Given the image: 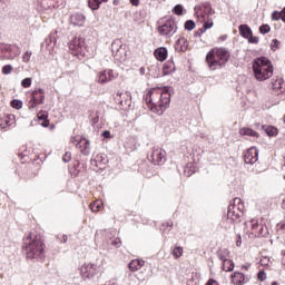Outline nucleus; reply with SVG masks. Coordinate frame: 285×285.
<instances>
[{
    "instance_id": "obj_40",
    "label": "nucleus",
    "mask_w": 285,
    "mask_h": 285,
    "mask_svg": "<svg viewBox=\"0 0 285 285\" xmlns=\"http://www.w3.org/2000/svg\"><path fill=\"white\" fill-rule=\"evenodd\" d=\"M259 32H261L262 35H268V32H271V26H268V24H262V26L259 27Z\"/></svg>"
},
{
    "instance_id": "obj_27",
    "label": "nucleus",
    "mask_w": 285,
    "mask_h": 285,
    "mask_svg": "<svg viewBox=\"0 0 285 285\" xmlns=\"http://www.w3.org/2000/svg\"><path fill=\"white\" fill-rule=\"evenodd\" d=\"M235 269V263L232 259L223 261V271L230 273Z\"/></svg>"
},
{
    "instance_id": "obj_2",
    "label": "nucleus",
    "mask_w": 285,
    "mask_h": 285,
    "mask_svg": "<svg viewBox=\"0 0 285 285\" xmlns=\"http://www.w3.org/2000/svg\"><path fill=\"white\" fill-rule=\"evenodd\" d=\"M22 250L24 252L27 259L31 262H39L46 257V245L41 240V236L36 234H28L23 239Z\"/></svg>"
},
{
    "instance_id": "obj_64",
    "label": "nucleus",
    "mask_w": 285,
    "mask_h": 285,
    "mask_svg": "<svg viewBox=\"0 0 285 285\" xmlns=\"http://www.w3.org/2000/svg\"><path fill=\"white\" fill-rule=\"evenodd\" d=\"M262 264H264V261H261Z\"/></svg>"
},
{
    "instance_id": "obj_45",
    "label": "nucleus",
    "mask_w": 285,
    "mask_h": 285,
    "mask_svg": "<svg viewBox=\"0 0 285 285\" xmlns=\"http://www.w3.org/2000/svg\"><path fill=\"white\" fill-rule=\"evenodd\" d=\"M248 43H259V37L253 36V33L247 38Z\"/></svg>"
},
{
    "instance_id": "obj_20",
    "label": "nucleus",
    "mask_w": 285,
    "mask_h": 285,
    "mask_svg": "<svg viewBox=\"0 0 285 285\" xmlns=\"http://www.w3.org/2000/svg\"><path fill=\"white\" fill-rule=\"evenodd\" d=\"M233 284L235 285H244L246 284V276L242 272H235L232 275Z\"/></svg>"
},
{
    "instance_id": "obj_5",
    "label": "nucleus",
    "mask_w": 285,
    "mask_h": 285,
    "mask_svg": "<svg viewBox=\"0 0 285 285\" xmlns=\"http://www.w3.org/2000/svg\"><path fill=\"white\" fill-rule=\"evenodd\" d=\"M244 215V202L242 198H234L227 209V222H239Z\"/></svg>"
},
{
    "instance_id": "obj_28",
    "label": "nucleus",
    "mask_w": 285,
    "mask_h": 285,
    "mask_svg": "<svg viewBox=\"0 0 285 285\" xmlns=\"http://www.w3.org/2000/svg\"><path fill=\"white\" fill-rule=\"evenodd\" d=\"M263 130L268 135V137H275L277 136V128L271 125L263 126Z\"/></svg>"
},
{
    "instance_id": "obj_39",
    "label": "nucleus",
    "mask_w": 285,
    "mask_h": 285,
    "mask_svg": "<svg viewBox=\"0 0 285 285\" xmlns=\"http://www.w3.org/2000/svg\"><path fill=\"white\" fill-rule=\"evenodd\" d=\"M30 86H32V78H24L21 81V87L22 88H30Z\"/></svg>"
},
{
    "instance_id": "obj_59",
    "label": "nucleus",
    "mask_w": 285,
    "mask_h": 285,
    "mask_svg": "<svg viewBox=\"0 0 285 285\" xmlns=\"http://www.w3.org/2000/svg\"><path fill=\"white\" fill-rule=\"evenodd\" d=\"M202 35H203L202 31H196L194 37H202Z\"/></svg>"
},
{
    "instance_id": "obj_10",
    "label": "nucleus",
    "mask_w": 285,
    "mask_h": 285,
    "mask_svg": "<svg viewBox=\"0 0 285 285\" xmlns=\"http://www.w3.org/2000/svg\"><path fill=\"white\" fill-rule=\"evenodd\" d=\"M69 49L76 55H86L83 50H86V39L82 37H75L69 43Z\"/></svg>"
},
{
    "instance_id": "obj_51",
    "label": "nucleus",
    "mask_w": 285,
    "mask_h": 285,
    "mask_svg": "<svg viewBox=\"0 0 285 285\" xmlns=\"http://www.w3.org/2000/svg\"><path fill=\"white\" fill-rule=\"evenodd\" d=\"M102 137H105V139H110V131L109 130L102 131Z\"/></svg>"
},
{
    "instance_id": "obj_58",
    "label": "nucleus",
    "mask_w": 285,
    "mask_h": 285,
    "mask_svg": "<svg viewBox=\"0 0 285 285\" xmlns=\"http://www.w3.org/2000/svg\"><path fill=\"white\" fill-rule=\"evenodd\" d=\"M139 72H140V75H146V67H141V68L139 69Z\"/></svg>"
},
{
    "instance_id": "obj_53",
    "label": "nucleus",
    "mask_w": 285,
    "mask_h": 285,
    "mask_svg": "<svg viewBox=\"0 0 285 285\" xmlns=\"http://www.w3.org/2000/svg\"><path fill=\"white\" fill-rule=\"evenodd\" d=\"M60 242L61 244H66V242H68V235H62Z\"/></svg>"
},
{
    "instance_id": "obj_46",
    "label": "nucleus",
    "mask_w": 285,
    "mask_h": 285,
    "mask_svg": "<svg viewBox=\"0 0 285 285\" xmlns=\"http://www.w3.org/2000/svg\"><path fill=\"white\" fill-rule=\"evenodd\" d=\"M272 19H273V21H279V19H282V12H279V11H274V12L272 13Z\"/></svg>"
},
{
    "instance_id": "obj_16",
    "label": "nucleus",
    "mask_w": 285,
    "mask_h": 285,
    "mask_svg": "<svg viewBox=\"0 0 285 285\" xmlns=\"http://www.w3.org/2000/svg\"><path fill=\"white\" fill-rule=\"evenodd\" d=\"M70 24L76 28H83L86 26V16L83 13H72L70 16Z\"/></svg>"
},
{
    "instance_id": "obj_42",
    "label": "nucleus",
    "mask_w": 285,
    "mask_h": 285,
    "mask_svg": "<svg viewBox=\"0 0 285 285\" xmlns=\"http://www.w3.org/2000/svg\"><path fill=\"white\" fill-rule=\"evenodd\" d=\"M12 70H13L12 65H6L2 67L3 75H10L12 72Z\"/></svg>"
},
{
    "instance_id": "obj_37",
    "label": "nucleus",
    "mask_w": 285,
    "mask_h": 285,
    "mask_svg": "<svg viewBox=\"0 0 285 285\" xmlns=\"http://www.w3.org/2000/svg\"><path fill=\"white\" fill-rule=\"evenodd\" d=\"M11 107L16 108V110H21L23 102L21 100L14 99L11 101Z\"/></svg>"
},
{
    "instance_id": "obj_29",
    "label": "nucleus",
    "mask_w": 285,
    "mask_h": 285,
    "mask_svg": "<svg viewBox=\"0 0 285 285\" xmlns=\"http://www.w3.org/2000/svg\"><path fill=\"white\" fill-rule=\"evenodd\" d=\"M171 72H175V63L174 62H166L163 68L164 75H171Z\"/></svg>"
},
{
    "instance_id": "obj_44",
    "label": "nucleus",
    "mask_w": 285,
    "mask_h": 285,
    "mask_svg": "<svg viewBox=\"0 0 285 285\" xmlns=\"http://www.w3.org/2000/svg\"><path fill=\"white\" fill-rule=\"evenodd\" d=\"M213 26H214L213 20H208V18H207V20L204 21L203 28H205V30H210V28H213Z\"/></svg>"
},
{
    "instance_id": "obj_55",
    "label": "nucleus",
    "mask_w": 285,
    "mask_h": 285,
    "mask_svg": "<svg viewBox=\"0 0 285 285\" xmlns=\"http://www.w3.org/2000/svg\"><path fill=\"white\" fill-rule=\"evenodd\" d=\"M281 19L285 23V8L281 11Z\"/></svg>"
},
{
    "instance_id": "obj_11",
    "label": "nucleus",
    "mask_w": 285,
    "mask_h": 285,
    "mask_svg": "<svg viewBox=\"0 0 285 285\" xmlns=\"http://www.w3.org/2000/svg\"><path fill=\"white\" fill-rule=\"evenodd\" d=\"M118 75L112 69H106L104 71L98 72L96 77L97 83H109V81H112L117 79Z\"/></svg>"
},
{
    "instance_id": "obj_1",
    "label": "nucleus",
    "mask_w": 285,
    "mask_h": 285,
    "mask_svg": "<svg viewBox=\"0 0 285 285\" xmlns=\"http://www.w3.org/2000/svg\"><path fill=\"white\" fill-rule=\"evenodd\" d=\"M145 101L154 115L161 116L170 106V91L168 87L153 88L145 95Z\"/></svg>"
},
{
    "instance_id": "obj_61",
    "label": "nucleus",
    "mask_w": 285,
    "mask_h": 285,
    "mask_svg": "<svg viewBox=\"0 0 285 285\" xmlns=\"http://www.w3.org/2000/svg\"><path fill=\"white\" fill-rule=\"evenodd\" d=\"M72 144H78L79 141L76 138H71Z\"/></svg>"
},
{
    "instance_id": "obj_31",
    "label": "nucleus",
    "mask_w": 285,
    "mask_h": 285,
    "mask_svg": "<svg viewBox=\"0 0 285 285\" xmlns=\"http://www.w3.org/2000/svg\"><path fill=\"white\" fill-rule=\"evenodd\" d=\"M229 252L228 249H219L217 252V257L220 259V262H226L228 259Z\"/></svg>"
},
{
    "instance_id": "obj_6",
    "label": "nucleus",
    "mask_w": 285,
    "mask_h": 285,
    "mask_svg": "<svg viewBox=\"0 0 285 285\" xmlns=\"http://www.w3.org/2000/svg\"><path fill=\"white\" fill-rule=\"evenodd\" d=\"M111 52H112L114 59L119 63H124V61L128 59L126 46H122L121 40H115L111 43Z\"/></svg>"
},
{
    "instance_id": "obj_54",
    "label": "nucleus",
    "mask_w": 285,
    "mask_h": 285,
    "mask_svg": "<svg viewBox=\"0 0 285 285\" xmlns=\"http://www.w3.org/2000/svg\"><path fill=\"white\" fill-rule=\"evenodd\" d=\"M278 230H285V223H279L277 225Z\"/></svg>"
},
{
    "instance_id": "obj_25",
    "label": "nucleus",
    "mask_w": 285,
    "mask_h": 285,
    "mask_svg": "<svg viewBox=\"0 0 285 285\" xmlns=\"http://www.w3.org/2000/svg\"><path fill=\"white\" fill-rule=\"evenodd\" d=\"M14 124V115H9L0 120V127L6 128L8 126H12Z\"/></svg>"
},
{
    "instance_id": "obj_9",
    "label": "nucleus",
    "mask_w": 285,
    "mask_h": 285,
    "mask_svg": "<svg viewBox=\"0 0 285 285\" xmlns=\"http://www.w3.org/2000/svg\"><path fill=\"white\" fill-rule=\"evenodd\" d=\"M195 14L200 21H207L208 17L215 14V10H213L210 3L206 2L199 7H195Z\"/></svg>"
},
{
    "instance_id": "obj_34",
    "label": "nucleus",
    "mask_w": 285,
    "mask_h": 285,
    "mask_svg": "<svg viewBox=\"0 0 285 285\" xmlns=\"http://www.w3.org/2000/svg\"><path fill=\"white\" fill-rule=\"evenodd\" d=\"M173 257H175V259H179V257H181V255H184V247L181 246H177L173 249L171 253Z\"/></svg>"
},
{
    "instance_id": "obj_52",
    "label": "nucleus",
    "mask_w": 285,
    "mask_h": 285,
    "mask_svg": "<svg viewBox=\"0 0 285 285\" xmlns=\"http://www.w3.org/2000/svg\"><path fill=\"white\" fill-rule=\"evenodd\" d=\"M242 271H248L250 268V263H246L245 265H242Z\"/></svg>"
},
{
    "instance_id": "obj_24",
    "label": "nucleus",
    "mask_w": 285,
    "mask_h": 285,
    "mask_svg": "<svg viewBox=\"0 0 285 285\" xmlns=\"http://www.w3.org/2000/svg\"><path fill=\"white\" fill-rule=\"evenodd\" d=\"M239 135H242L243 137H254V138L259 137V134H257V131L246 127L239 129Z\"/></svg>"
},
{
    "instance_id": "obj_13",
    "label": "nucleus",
    "mask_w": 285,
    "mask_h": 285,
    "mask_svg": "<svg viewBox=\"0 0 285 285\" xmlns=\"http://www.w3.org/2000/svg\"><path fill=\"white\" fill-rule=\"evenodd\" d=\"M43 99H46V92L43 89H37L31 94V101L29 108H37V106H41L43 104Z\"/></svg>"
},
{
    "instance_id": "obj_43",
    "label": "nucleus",
    "mask_w": 285,
    "mask_h": 285,
    "mask_svg": "<svg viewBox=\"0 0 285 285\" xmlns=\"http://www.w3.org/2000/svg\"><path fill=\"white\" fill-rule=\"evenodd\" d=\"M32 57V52L31 51H26L22 56V61L24 63H28V61H30V58Z\"/></svg>"
},
{
    "instance_id": "obj_41",
    "label": "nucleus",
    "mask_w": 285,
    "mask_h": 285,
    "mask_svg": "<svg viewBox=\"0 0 285 285\" xmlns=\"http://www.w3.org/2000/svg\"><path fill=\"white\" fill-rule=\"evenodd\" d=\"M185 30H195V21L193 20H187L185 22Z\"/></svg>"
},
{
    "instance_id": "obj_22",
    "label": "nucleus",
    "mask_w": 285,
    "mask_h": 285,
    "mask_svg": "<svg viewBox=\"0 0 285 285\" xmlns=\"http://www.w3.org/2000/svg\"><path fill=\"white\" fill-rule=\"evenodd\" d=\"M245 227L247 228V233H252V235H254V233H257V228H259V223L254 218L245 222Z\"/></svg>"
},
{
    "instance_id": "obj_38",
    "label": "nucleus",
    "mask_w": 285,
    "mask_h": 285,
    "mask_svg": "<svg viewBox=\"0 0 285 285\" xmlns=\"http://www.w3.org/2000/svg\"><path fill=\"white\" fill-rule=\"evenodd\" d=\"M38 119H39L40 121H43V122H42V126H43L45 128H48V115H46V114H38Z\"/></svg>"
},
{
    "instance_id": "obj_15",
    "label": "nucleus",
    "mask_w": 285,
    "mask_h": 285,
    "mask_svg": "<svg viewBox=\"0 0 285 285\" xmlns=\"http://www.w3.org/2000/svg\"><path fill=\"white\" fill-rule=\"evenodd\" d=\"M259 159V150L256 147H250L244 154L245 164H255Z\"/></svg>"
},
{
    "instance_id": "obj_3",
    "label": "nucleus",
    "mask_w": 285,
    "mask_h": 285,
    "mask_svg": "<svg viewBox=\"0 0 285 285\" xmlns=\"http://www.w3.org/2000/svg\"><path fill=\"white\" fill-rule=\"evenodd\" d=\"M252 70L256 81H266V79L273 77V62L266 57L255 58Z\"/></svg>"
},
{
    "instance_id": "obj_12",
    "label": "nucleus",
    "mask_w": 285,
    "mask_h": 285,
    "mask_svg": "<svg viewBox=\"0 0 285 285\" xmlns=\"http://www.w3.org/2000/svg\"><path fill=\"white\" fill-rule=\"evenodd\" d=\"M99 274V266L92 263H87L81 267V275L87 279H92L95 275Z\"/></svg>"
},
{
    "instance_id": "obj_36",
    "label": "nucleus",
    "mask_w": 285,
    "mask_h": 285,
    "mask_svg": "<svg viewBox=\"0 0 285 285\" xmlns=\"http://www.w3.org/2000/svg\"><path fill=\"white\" fill-rule=\"evenodd\" d=\"M174 14H178V17H181L184 14V7L181 4H176L173 9Z\"/></svg>"
},
{
    "instance_id": "obj_60",
    "label": "nucleus",
    "mask_w": 285,
    "mask_h": 285,
    "mask_svg": "<svg viewBox=\"0 0 285 285\" xmlns=\"http://www.w3.org/2000/svg\"><path fill=\"white\" fill-rule=\"evenodd\" d=\"M207 29H205V27L200 28L198 31L202 32V35H204V32H206Z\"/></svg>"
},
{
    "instance_id": "obj_17",
    "label": "nucleus",
    "mask_w": 285,
    "mask_h": 285,
    "mask_svg": "<svg viewBox=\"0 0 285 285\" xmlns=\"http://www.w3.org/2000/svg\"><path fill=\"white\" fill-rule=\"evenodd\" d=\"M145 264L146 262L144 259H132L128 264V268L131 271V273H137V271H141V268H144Z\"/></svg>"
},
{
    "instance_id": "obj_62",
    "label": "nucleus",
    "mask_w": 285,
    "mask_h": 285,
    "mask_svg": "<svg viewBox=\"0 0 285 285\" xmlns=\"http://www.w3.org/2000/svg\"><path fill=\"white\" fill-rule=\"evenodd\" d=\"M272 285H279V283H277V282H273V283H272Z\"/></svg>"
},
{
    "instance_id": "obj_4",
    "label": "nucleus",
    "mask_w": 285,
    "mask_h": 285,
    "mask_svg": "<svg viewBox=\"0 0 285 285\" xmlns=\"http://www.w3.org/2000/svg\"><path fill=\"white\" fill-rule=\"evenodd\" d=\"M228 59H230V51L226 48L212 49L206 56L209 70H220L228 63Z\"/></svg>"
},
{
    "instance_id": "obj_49",
    "label": "nucleus",
    "mask_w": 285,
    "mask_h": 285,
    "mask_svg": "<svg viewBox=\"0 0 285 285\" xmlns=\"http://www.w3.org/2000/svg\"><path fill=\"white\" fill-rule=\"evenodd\" d=\"M271 47H272V50H277V48H279V40L273 39Z\"/></svg>"
},
{
    "instance_id": "obj_19",
    "label": "nucleus",
    "mask_w": 285,
    "mask_h": 285,
    "mask_svg": "<svg viewBox=\"0 0 285 285\" xmlns=\"http://www.w3.org/2000/svg\"><path fill=\"white\" fill-rule=\"evenodd\" d=\"M154 55L158 61H166L168 58V49L160 47L154 51Z\"/></svg>"
},
{
    "instance_id": "obj_14",
    "label": "nucleus",
    "mask_w": 285,
    "mask_h": 285,
    "mask_svg": "<svg viewBox=\"0 0 285 285\" xmlns=\"http://www.w3.org/2000/svg\"><path fill=\"white\" fill-rule=\"evenodd\" d=\"M149 161L159 166L163 161H166V151L159 148H154L150 156H148Z\"/></svg>"
},
{
    "instance_id": "obj_21",
    "label": "nucleus",
    "mask_w": 285,
    "mask_h": 285,
    "mask_svg": "<svg viewBox=\"0 0 285 285\" xmlns=\"http://www.w3.org/2000/svg\"><path fill=\"white\" fill-rule=\"evenodd\" d=\"M284 87V79L282 78H276L274 81H272L269 88L276 92V95H279L282 92V89Z\"/></svg>"
},
{
    "instance_id": "obj_48",
    "label": "nucleus",
    "mask_w": 285,
    "mask_h": 285,
    "mask_svg": "<svg viewBox=\"0 0 285 285\" xmlns=\"http://www.w3.org/2000/svg\"><path fill=\"white\" fill-rule=\"evenodd\" d=\"M70 159H72V154L70 151H67L62 157V161H65V164H68Z\"/></svg>"
},
{
    "instance_id": "obj_32",
    "label": "nucleus",
    "mask_w": 285,
    "mask_h": 285,
    "mask_svg": "<svg viewBox=\"0 0 285 285\" xmlns=\"http://www.w3.org/2000/svg\"><path fill=\"white\" fill-rule=\"evenodd\" d=\"M57 45V38L55 37V33H51L47 39H46V46L47 48H55Z\"/></svg>"
},
{
    "instance_id": "obj_47",
    "label": "nucleus",
    "mask_w": 285,
    "mask_h": 285,
    "mask_svg": "<svg viewBox=\"0 0 285 285\" xmlns=\"http://www.w3.org/2000/svg\"><path fill=\"white\" fill-rule=\"evenodd\" d=\"M257 279H258L259 282H265V279H266V272H265V271L258 272V274H257Z\"/></svg>"
},
{
    "instance_id": "obj_57",
    "label": "nucleus",
    "mask_w": 285,
    "mask_h": 285,
    "mask_svg": "<svg viewBox=\"0 0 285 285\" xmlns=\"http://www.w3.org/2000/svg\"><path fill=\"white\" fill-rule=\"evenodd\" d=\"M236 246H242V236H238V239L236 240Z\"/></svg>"
},
{
    "instance_id": "obj_56",
    "label": "nucleus",
    "mask_w": 285,
    "mask_h": 285,
    "mask_svg": "<svg viewBox=\"0 0 285 285\" xmlns=\"http://www.w3.org/2000/svg\"><path fill=\"white\" fill-rule=\"evenodd\" d=\"M131 6H135L137 8V6H139V0H129Z\"/></svg>"
},
{
    "instance_id": "obj_23",
    "label": "nucleus",
    "mask_w": 285,
    "mask_h": 285,
    "mask_svg": "<svg viewBox=\"0 0 285 285\" xmlns=\"http://www.w3.org/2000/svg\"><path fill=\"white\" fill-rule=\"evenodd\" d=\"M240 37H244V39H248L253 35V29L248 27V24H240L238 27Z\"/></svg>"
},
{
    "instance_id": "obj_26",
    "label": "nucleus",
    "mask_w": 285,
    "mask_h": 285,
    "mask_svg": "<svg viewBox=\"0 0 285 285\" xmlns=\"http://www.w3.org/2000/svg\"><path fill=\"white\" fill-rule=\"evenodd\" d=\"M76 146L80 148L82 155H90V141L85 139V146L81 145V140L76 142Z\"/></svg>"
},
{
    "instance_id": "obj_35",
    "label": "nucleus",
    "mask_w": 285,
    "mask_h": 285,
    "mask_svg": "<svg viewBox=\"0 0 285 285\" xmlns=\"http://www.w3.org/2000/svg\"><path fill=\"white\" fill-rule=\"evenodd\" d=\"M89 8L92 10H99V6H101V0H89Z\"/></svg>"
},
{
    "instance_id": "obj_18",
    "label": "nucleus",
    "mask_w": 285,
    "mask_h": 285,
    "mask_svg": "<svg viewBox=\"0 0 285 285\" xmlns=\"http://www.w3.org/2000/svg\"><path fill=\"white\" fill-rule=\"evenodd\" d=\"M177 52H186L188 50V40L185 37L179 38L175 43Z\"/></svg>"
},
{
    "instance_id": "obj_63",
    "label": "nucleus",
    "mask_w": 285,
    "mask_h": 285,
    "mask_svg": "<svg viewBox=\"0 0 285 285\" xmlns=\"http://www.w3.org/2000/svg\"><path fill=\"white\" fill-rule=\"evenodd\" d=\"M101 1V3L104 2V3H106L108 0H100Z\"/></svg>"
},
{
    "instance_id": "obj_7",
    "label": "nucleus",
    "mask_w": 285,
    "mask_h": 285,
    "mask_svg": "<svg viewBox=\"0 0 285 285\" xmlns=\"http://www.w3.org/2000/svg\"><path fill=\"white\" fill-rule=\"evenodd\" d=\"M21 55V49L17 46L0 43V59H14Z\"/></svg>"
},
{
    "instance_id": "obj_33",
    "label": "nucleus",
    "mask_w": 285,
    "mask_h": 285,
    "mask_svg": "<svg viewBox=\"0 0 285 285\" xmlns=\"http://www.w3.org/2000/svg\"><path fill=\"white\" fill-rule=\"evenodd\" d=\"M195 170H196L195 165L193 163H189L186 165L184 171H185V175H187V177H190V175H195Z\"/></svg>"
},
{
    "instance_id": "obj_8",
    "label": "nucleus",
    "mask_w": 285,
    "mask_h": 285,
    "mask_svg": "<svg viewBox=\"0 0 285 285\" xmlns=\"http://www.w3.org/2000/svg\"><path fill=\"white\" fill-rule=\"evenodd\" d=\"M175 32H177L175 20H166L164 24L158 27V33L161 35V37H166V39H170Z\"/></svg>"
},
{
    "instance_id": "obj_30",
    "label": "nucleus",
    "mask_w": 285,
    "mask_h": 285,
    "mask_svg": "<svg viewBox=\"0 0 285 285\" xmlns=\"http://www.w3.org/2000/svg\"><path fill=\"white\" fill-rule=\"evenodd\" d=\"M101 206H104V203L101 200H96L90 204V210L91 213H99L101 210Z\"/></svg>"
},
{
    "instance_id": "obj_50",
    "label": "nucleus",
    "mask_w": 285,
    "mask_h": 285,
    "mask_svg": "<svg viewBox=\"0 0 285 285\" xmlns=\"http://www.w3.org/2000/svg\"><path fill=\"white\" fill-rule=\"evenodd\" d=\"M112 246H116L117 248H119L121 246V239L116 238L115 240H112Z\"/></svg>"
}]
</instances>
